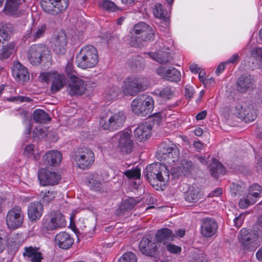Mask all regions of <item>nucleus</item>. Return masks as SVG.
<instances>
[{
  "mask_svg": "<svg viewBox=\"0 0 262 262\" xmlns=\"http://www.w3.org/2000/svg\"><path fill=\"white\" fill-rule=\"evenodd\" d=\"M161 158L166 160L170 168L171 174L174 178H178L182 174L186 175L192 168L193 164L191 161L186 160L179 161L180 156L179 149L173 144L163 146L160 150Z\"/></svg>",
  "mask_w": 262,
  "mask_h": 262,
  "instance_id": "nucleus-1",
  "label": "nucleus"
},
{
  "mask_svg": "<svg viewBox=\"0 0 262 262\" xmlns=\"http://www.w3.org/2000/svg\"><path fill=\"white\" fill-rule=\"evenodd\" d=\"M165 163H154L147 166L145 176L157 190H163L169 179V169L166 160Z\"/></svg>",
  "mask_w": 262,
  "mask_h": 262,
  "instance_id": "nucleus-2",
  "label": "nucleus"
},
{
  "mask_svg": "<svg viewBox=\"0 0 262 262\" xmlns=\"http://www.w3.org/2000/svg\"><path fill=\"white\" fill-rule=\"evenodd\" d=\"M98 60V51L92 45L83 47L76 56L77 66L82 69L95 67L97 64Z\"/></svg>",
  "mask_w": 262,
  "mask_h": 262,
  "instance_id": "nucleus-3",
  "label": "nucleus"
},
{
  "mask_svg": "<svg viewBox=\"0 0 262 262\" xmlns=\"http://www.w3.org/2000/svg\"><path fill=\"white\" fill-rule=\"evenodd\" d=\"M147 88L146 78L133 76L127 77L122 86L123 94L126 96H135Z\"/></svg>",
  "mask_w": 262,
  "mask_h": 262,
  "instance_id": "nucleus-4",
  "label": "nucleus"
},
{
  "mask_svg": "<svg viewBox=\"0 0 262 262\" xmlns=\"http://www.w3.org/2000/svg\"><path fill=\"white\" fill-rule=\"evenodd\" d=\"M67 225L66 219L60 212L52 211L45 216L42 220L41 229L44 232L60 229Z\"/></svg>",
  "mask_w": 262,
  "mask_h": 262,
  "instance_id": "nucleus-5",
  "label": "nucleus"
},
{
  "mask_svg": "<svg viewBox=\"0 0 262 262\" xmlns=\"http://www.w3.org/2000/svg\"><path fill=\"white\" fill-rule=\"evenodd\" d=\"M77 167L80 169L89 168L95 160L93 151L87 147H81L77 149L72 155Z\"/></svg>",
  "mask_w": 262,
  "mask_h": 262,
  "instance_id": "nucleus-6",
  "label": "nucleus"
},
{
  "mask_svg": "<svg viewBox=\"0 0 262 262\" xmlns=\"http://www.w3.org/2000/svg\"><path fill=\"white\" fill-rule=\"evenodd\" d=\"M51 56L50 50L43 44H34L29 49L27 57L29 62L33 65H38L43 58L48 59Z\"/></svg>",
  "mask_w": 262,
  "mask_h": 262,
  "instance_id": "nucleus-7",
  "label": "nucleus"
},
{
  "mask_svg": "<svg viewBox=\"0 0 262 262\" xmlns=\"http://www.w3.org/2000/svg\"><path fill=\"white\" fill-rule=\"evenodd\" d=\"M238 239L243 248L248 251H254L259 245V233L246 228L241 230Z\"/></svg>",
  "mask_w": 262,
  "mask_h": 262,
  "instance_id": "nucleus-8",
  "label": "nucleus"
},
{
  "mask_svg": "<svg viewBox=\"0 0 262 262\" xmlns=\"http://www.w3.org/2000/svg\"><path fill=\"white\" fill-rule=\"evenodd\" d=\"M262 187L257 184L251 185L248 192L244 193L239 199L238 205L240 208L244 209L253 205L261 197Z\"/></svg>",
  "mask_w": 262,
  "mask_h": 262,
  "instance_id": "nucleus-9",
  "label": "nucleus"
},
{
  "mask_svg": "<svg viewBox=\"0 0 262 262\" xmlns=\"http://www.w3.org/2000/svg\"><path fill=\"white\" fill-rule=\"evenodd\" d=\"M42 10L50 15H57L65 11L69 6L68 0H41Z\"/></svg>",
  "mask_w": 262,
  "mask_h": 262,
  "instance_id": "nucleus-10",
  "label": "nucleus"
},
{
  "mask_svg": "<svg viewBox=\"0 0 262 262\" xmlns=\"http://www.w3.org/2000/svg\"><path fill=\"white\" fill-rule=\"evenodd\" d=\"M24 220V214L20 207L15 206L10 209L6 216V225L12 230L21 226Z\"/></svg>",
  "mask_w": 262,
  "mask_h": 262,
  "instance_id": "nucleus-11",
  "label": "nucleus"
},
{
  "mask_svg": "<svg viewBox=\"0 0 262 262\" xmlns=\"http://www.w3.org/2000/svg\"><path fill=\"white\" fill-rule=\"evenodd\" d=\"M154 100L148 97L145 100L140 98L134 99L131 104V109L136 115H148L154 110Z\"/></svg>",
  "mask_w": 262,
  "mask_h": 262,
  "instance_id": "nucleus-12",
  "label": "nucleus"
},
{
  "mask_svg": "<svg viewBox=\"0 0 262 262\" xmlns=\"http://www.w3.org/2000/svg\"><path fill=\"white\" fill-rule=\"evenodd\" d=\"M42 80L48 83L51 81L50 90L53 93H56L62 89L66 83V78L64 74L57 72L43 73L41 75Z\"/></svg>",
  "mask_w": 262,
  "mask_h": 262,
  "instance_id": "nucleus-13",
  "label": "nucleus"
},
{
  "mask_svg": "<svg viewBox=\"0 0 262 262\" xmlns=\"http://www.w3.org/2000/svg\"><path fill=\"white\" fill-rule=\"evenodd\" d=\"M125 119V116H102L99 124L104 129L114 130L122 127Z\"/></svg>",
  "mask_w": 262,
  "mask_h": 262,
  "instance_id": "nucleus-14",
  "label": "nucleus"
},
{
  "mask_svg": "<svg viewBox=\"0 0 262 262\" xmlns=\"http://www.w3.org/2000/svg\"><path fill=\"white\" fill-rule=\"evenodd\" d=\"M115 138L118 141V145L121 151L125 154L131 152L133 147V141L132 139V131L124 130L117 133Z\"/></svg>",
  "mask_w": 262,
  "mask_h": 262,
  "instance_id": "nucleus-15",
  "label": "nucleus"
},
{
  "mask_svg": "<svg viewBox=\"0 0 262 262\" xmlns=\"http://www.w3.org/2000/svg\"><path fill=\"white\" fill-rule=\"evenodd\" d=\"M38 178L42 186L57 184L60 179V176L55 171H51L41 168L38 172Z\"/></svg>",
  "mask_w": 262,
  "mask_h": 262,
  "instance_id": "nucleus-16",
  "label": "nucleus"
},
{
  "mask_svg": "<svg viewBox=\"0 0 262 262\" xmlns=\"http://www.w3.org/2000/svg\"><path fill=\"white\" fill-rule=\"evenodd\" d=\"M86 85L81 78L73 75L68 81V91L71 96L81 95L86 91Z\"/></svg>",
  "mask_w": 262,
  "mask_h": 262,
  "instance_id": "nucleus-17",
  "label": "nucleus"
},
{
  "mask_svg": "<svg viewBox=\"0 0 262 262\" xmlns=\"http://www.w3.org/2000/svg\"><path fill=\"white\" fill-rule=\"evenodd\" d=\"M12 74L16 81L20 84H25L30 79L28 69L19 62L14 63Z\"/></svg>",
  "mask_w": 262,
  "mask_h": 262,
  "instance_id": "nucleus-18",
  "label": "nucleus"
},
{
  "mask_svg": "<svg viewBox=\"0 0 262 262\" xmlns=\"http://www.w3.org/2000/svg\"><path fill=\"white\" fill-rule=\"evenodd\" d=\"M51 118L50 116H24L23 118V124L24 125V134L26 135H30L32 126L34 122L39 123H47L50 121Z\"/></svg>",
  "mask_w": 262,
  "mask_h": 262,
  "instance_id": "nucleus-19",
  "label": "nucleus"
},
{
  "mask_svg": "<svg viewBox=\"0 0 262 262\" xmlns=\"http://www.w3.org/2000/svg\"><path fill=\"white\" fill-rule=\"evenodd\" d=\"M159 47L160 48L157 52H149L147 54L150 58L160 63H166L172 59L170 50L165 46L161 47L159 45Z\"/></svg>",
  "mask_w": 262,
  "mask_h": 262,
  "instance_id": "nucleus-20",
  "label": "nucleus"
},
{
  "mask_svg": "<svg viewBox=\"0 0 262 262\" xmlns=\"http://www.w3.org/2000/svg\"><path fill=\"white\" fill-rule=\"evenodd\" d=\"M255 87L254 79L250 75H242L236 82L237 91L241 93L252 91Z\"/></svg>",
  "mask_w": 262,
  "mask_h": 262,
  "instance_id": "nucleus-21",
  "label": "nucleus"
},
{
  "mask_svg": "<svg viewBox=\"0 0 262 262\" xmlns=\"http://www.w3.org/2000/svg\"><path fill=\"white\" fill-rule=\"evenodd\" d=\"M152 125L147 122L139 124L134 130L135 137L138 141L149 139L151 135Z\"/></svg>",
  "mask_w": 262,
  "mask_h": 262,
  "instance_id": "nucleus-22",
  "label": "nucleus"
},
{
  "mask_svg": "<svg viewBox=\"0 0 262 262\" xmlns=\"http://www.w3.org/2000/svg\"><path fill=\"white\" fill-rule=\"evenodd\" d=\"M139 249L141 253L151 257L155 256L157 254L156 244L147 237L142 238L139 243Z\"/></svg>",
  "mask_w": 262,
  "mask_h": 262,
  "instance_id": "nucleus-23",
  "label": "nucleus"
},
{
  "mask_svg": "<svg viewBox=\"0 0 262 262\" xmlns=\"http://www.w3.org/2000/svg\"><path fill=\"white\" fill-rule=\"evenodd\" d=\"M104 179L100 172L90 174L86 179V183L92 190L100 191L103 187Z\"/></svg>",
  "mask_w": 262,
  "mask_h": 262,
  "instance_id": "nucleus-24",
  "label": "nucleus"
},
{
  "mask_svg": "<svg viewBox=\"0 0 262 262\" xmlns=\"http://www.w3.org/2000/svg\"><path fill=\"white\" fill-rule=\"evenodd\" d=\"M217 225L215 221L210 218H206L202 220L201 225V234L206 237L213 236L216 232Z\"/></svg>",
  "mask_w": 262,
  "mask_h": 262,
  "instance_id": "nucleus-25",
  "label": "nucleus"
},
{
  "mask_svg": "<svg viewBox=\"0 0 262 262\" xmlns=\"http://www.w3.org/2000/svg\"><path fill=\"white\" fill-rule=\"evenodd\" d=\"M55 243L60 248L68 249L74 243V239L66 232H60L55 236Z\"/></svg>",
  "mask_w": 262,
  "mask_h": 262,
  "instance_id": "nucleus-26",
  "label": "nucleus"
},
{
  "mask_svg": "<svg viewBox=\"0 0 262 262\" xmlns=\"http://www.w3.org/2000/svg\"><path fill=\"white\" fill-rule=\"evenodd\" d=\"M23 255L27 260L30 262H41L43 258L42 255L38 248L32 246L24 248Z\"/></svg>",
  "mask_w": 262,
  "mask_h": 262,
  "instance_id": "nucleus-27",
  "label": "nucleus"
},
{
  "mask_svg": "<svg viewBox=\"0 0 262 262\" xmlns=\"http://www.w3.org/2000/svg\"><path fill=\"white\" fill-rule=\"evenodd\" d=\"M67 44L66 34L64 32H59L55 38L53 47L54 51L57 54H64L66 50Z\"/></svg>",
  "mask_w": 262,
  "mask_h": 262,
  "instance_id": "nucleus-28",
  "label": "nucleus"
},
{
  "mask_svg": "<svg viewBox=\"0 0 262 262\" xmlns=\"http://www.w3.org/2000/svg\"><path fill=\"white\" fill-rule=\"evenodd\" d=\"M61 159L62 155L57 150H50L43 156V162L47 165H58L61 162Z\"/></svg>",
  "mask_w": 262,
  "mask_h": 262,
  "instance_id": "nucleus-29",
  "label": "nucleus"
},
{
  "mask_svg": "<svg viewBox=\"0 0 262 262\" xmlns=\"http://www.w3.org/2000/svg\"><path fill=\"white\" fill-rule=\"evenodd\" d=\"M46 29L47 27L45 24L38 26H33L27 31L25 37L26 39H30V40L35 41L44 35Z\"/></svg>",
  "mask_w": 262,
  "mask_h": 262,
  "instance_id": "nucleus-30",
  "label": "nucleus"
},
{
  "mask_svg": "<svg viewBox=\"0 0 262 262\" xmlns=\"http://www.w3.org/2000/svg\"><path fill=\"white\" fill-rule=\"evenodd\" d=\"M174 236V234L169 229L162 228L157 231L155 237L157 242L166 245L173 240Z\"/></svg>",
  "mask_w": 262,
  "mask_h": 262,
  "instance_id": "nucleus-31",
  "label": "nucleus"
},
{
  "mask_svg": "<svg viewBox=\"0 0 262 262\" xmlns=\"http://www.w3.org/2000/svg\"><path fill=\"white\" fill-rule=\"evenodd\" d=\"M42 206L40 202H35L30 204L28 209V217L31 221L39 220L42 214Z\"/></svg>",
  "mask_w": 262,
  "mask_h": 262,
  "instance_id": "nucleus-32",
  "label": "nucleus"
},
{
  "mask_svg": "<svg viewBox=\"0 0 262 262\" xmlns=\"http://www.w3.org/2000/svg\"><path fill=\"white\" fill-rule=\"evenodd\" d=\"M138 202L133 198H128L124 200L116 213L119 215L125 214L126 212L133 209Z\"/></svg>",
  "mask_w": 262,
  "mask_h": 262,
  "instance_id": "nucleus-33",
  "label": "nucleus"
},
{
  "mask_svg": "<svg viewBox=\"0 0 262 262\" xmlns=\"http://www.w3.org/2000/svg\"><path fill=\"white\" fill-rule=\"evenodd\" d=\"M209 167L211 176L215 178H217L220 174H223L225 172L224 166L215 158H212Z\"/></svg>",
  "mask_w": 262,
  "mask_h": 262,
  "instance_id": "nucleus-34",
  "label": "nucleus"
},
{
  "mask_svg": "<svg viewBox=\"0 0 262 262\" xmlns=\"http://www.w3.org/2000/svg\"><path fill=\"white\" fill-rule=\"evenodd\" d=\"M15 31L13 25L9 23H0V36L4 40H8L14 33Z\"/></svg>",
  "mask_w": 262,
  "mask_h": 262,
  "instance_id": "nucleus-35",
  "label": "nucleus"
},
{
  "mask_svg": "<svg viewBox=\"0 0 262 262\" xmlns=\"http://www.w3.org/2000/svg\"><path fill=\"white\" fill-rule=\"evenodd\" d=\"M57 195V191L52 189H45L40 191L39 199L43 204H48L51 202Z\"/></svg>",
  "mask_w": 262,
  "mask_h": 262,
  "instance_id": "nucleus-36",
  "label": "nucleus"
},
{
  "mask_svg": "<svg viewBox=\"0 0 262 262\" xmlns=\"http://www.w3.org/2000/svg\"><path fill=\"white\" fill-rule=\"evenodd\" d=\"M48 135V127L42 125H37L32 131V138L34 141L46 139Z\"/></svg>",
  "mask_w": 262,
  "mask_h": 262,
  "instance_id": "nucleus-37",
  "label": "nucleus"
},
{
  "mask_svg": "<svg viewBox=\"0 0 262 262\" xmlns=\"http://www.w3.org/2000/svg\"><path fill=\"white\" fill-rule=\"evenodd\" d=\"M123 176L130 182H133L134 187L137 185L135 181H140L141 177V169L137 167L125 170L123 172Z\"/></svg>",
  "mask_w": 262,
  "mask_h": 262,
  "instance_id": "nucleus-38",
  "label": "nucleus"
},
{
  "mask_svg": "<svg viewBox=\"0 0 262 262\" xmlns=\"http://www.w3.org/2000/svg\"><path fill=\"white\" fill-rule=\"evenodd\" d=\"M26 0H7L4 8L5 13L9 15H14L18 8V5Z\"/></svg>",
  "mask_w": 262,
  "mask_h": 262,
  "instance_id": "nucleus-39",
  "label": "nucleus"
},
{
  "mask_svg": "<svg viewBox=\"0 0 262 262\" xmlns=\"http://www.w3.org/2000/svg\"><path fill=\"white\" fill-rule=\"evenodd\" d=\"M24 154L28 158L37 160L40 158V154L35 145L29 144L27 145L24 149Z\"/></svg>",
  "mask_w": 262,
  "mask_h": 262,
  "instance_id": "nucleus-40",
  "label": "nucleus"
},
{
  "mask_svg": "<svg viewBox=\"0 0 262 262\" xmlns=\"http://www.w3.org/2000/svg\"><path fill=\"white\" fill-rule=\"evenodd\" d=\"M202 193L198 188L190 187L185 194V200L189 202H196L201 199Z\"/></svg>",
  "mask_w": 262,
  "mask_h": 262,
  "instance_id": "nucleus-41",
  "label": "nucleus"
},
{
  "mask_svg": "<svg viewBox=\"0 0 262 262\" xmlns=\"http://www.w3.org/2000/svg\"><path fill=\"white\" fill-rule=\"evenodd\" d=\"M15 44L13 42L7 43L3 46L2 51L0 52V60H3L7 59L15 50Z\"/></svg>",
  "mask_w": 262,
  "mask_h": 262,
  "instance_id": "nucleus-42",
  "label": "nucleus"
},
{
  "mask_svg": "<svg viewBox=\"0 0 262 262\" xmlns=\"http://www.w3.org/2000/svg\"><path fill=\"white\" fill-rule=\"evenodd\" d=\"M187 262H208L204 255L196 250H193L187 258Z\"/></svg>",
  "mask_w": 262,
  "mask_h": 262,
  "instance_id": "nucleus-43",
  "label": "nucleus"
},
{
  "mask_svg": "<svg viewBox=\"0 0 262 262\" xmlns=\"http://www.w3.org/2000/svg\"><path fill=\"white\" fill-rule=\"evenodd\" d=\"M153 12L156 17L164 20H166L168 17L167 11L161 4L158 3L155 5Z\"/></svg>",
  "mask_w": 262,
  "mask_h": 262,
  "instance_id": "nucleus-44",
  "label": "nucleus"
},
{
  "mask_svg": "<svg viewBox=\"0 0 262 262\" xmlns=\"http://www.w3.org/2000/svg\"><path fill=\"white\" fill-rule=\"evenodd\" d=\"M181 77V75L179 71L175 68H171L167 69L165 79L170 81L178 82L180 80Z\"/></svg>",
  "mask_w": 262,
  "mask_h": 262,
  "instance_id": "nucleus-45",
  "label": "nucleus"
},
{
  "mask_svg": "<svg viewBox=\"0 0 262 262\" xmlns=\"http://www.w3.org/2000/svg\"><path fill=\"white\" fill-rule=\"evenodd\" d=\"M156 32L155 28L150 26L146 31H145L138 37L143 41H152L155 38Z\"/></svg>",
  "mask_w": 262,
  "mask_h": 262,
  "instance_id": "nucleus-46",
  "label": "nucleus"
},
{
  "mask_svg": "<svg viewBox=\"0 0 262 262\" xmlns=\"http://www.w3.org/2000/svg\"><path fill=\"white\" fill-rule=\"evenodd\" d=\"M100 6L102 9L109 12H116L118 10L116 4L110 0H104L100 3Z\"/></svg>",
  "mask_w": 262,
  "mask_h": 262,
  "instance_id": "nucleus-47",
  "label": "nucleus"
},
{
  "mask_svg": "<svg viewBox=\"0 0 262 262\" xmlns=\"http://www.w3.org/2000/svg\"><path fill=\"white\" fill-rule=\"evenodd\" d=\"M119 92V89L117 86L110 88L106 90L105 98L108 101L114 100L118 97Z\"/></svg>",
  "mask_w": 262,
  "mask_h": 262,
  "instance_id": "nucleus-48",
  "label": "nucleus"
},
{
  "mask_svg": "<svg viewBox=\"0 0 262 262\" xmlns=\"http://www.w3.org/2000/svg\"><path fill=\"white\" fill-rule=\"evenodd\" d=\"M150 26V25L144 22H140L134 26L133 31L135 34L140 36L145 31H146Z\"/></svg>",
  "mask_w": 262,
  "mask_h": 262,
  "instance_id": "nucleus-49",
  "label": "nucleus"
},
{
  "mask_svg": "<svg viewBox=\"0 0 262 262\" xmlns=\"http://www.w3.org/2000/svg\"><path fill=\"white\" fill-rule=\"evenodd\" d=\"M166 250L173 255H178L182 252L181 247L172 243H168L166 245Z\"/></svg>",
  "mask_w": 262,
  "mask_h": 262,
  "instance_id": "nucleus-50",
  "label": "nucleus"
},
{
  "mask_svg": "<svg viewBox=\"0 0 262 262\" xmlns=\"http://www.w3.org/2000/svg\"><path fill=\"white\" fill-rule=\"evenodd\" d=\"M118 262H137V257L134 253L127 252L120 257Z\"/></svg>",
  "mask_w": 262,
  "mask_h": 262,
  "instance_id": "nucleus-51",
  "label": "nucleus"
},
{
  "mask_svg": "<svg viewBox=\"0 0 262 262\" xmlns=\"http://www.w3.org/2000/svg\"><path fill=\"white\" fill-rule=\"evenodd\" d=\"M251 56L256 61L262 62V48L256 47L251 51Z\"/></svg>",
  "mask_w": 262,
  "mask_h": 262,
  "instance_id": "nucleus-52",
  "label": "nucleus"
},
{
  "mask_svg": "<svg viewBox=\"0 0 262 262\" xmlns=\"http://www.w3.org/2000/svg\"><path fill=\"white\" fill-rule=\"evenodd\" d=\"M59 139V136L57 129H53L49 130L48 127V135L46 137V140L50 142H56Z\"/></svg>",
  "mask_w": 262,
  "mask_h": 262,
  "instance_id": "nucleus-53",
  "label": "nucleus"
},
{
  "mask_svg": "<svg viewBox=\"0 0 262 262\" xmlns=\"http://www.w3.org/2000/svg\"><path fill=\"white\" fill-rule=\"evenodd\" d=\"M159 94L164 99H169L173 96V91L170 88L167 86L161 90Z\"/></svg>",
  "mask_w": 262,
  "mask_h": 262,
  "instance_id": "nucleus-54",
  "label": "nucleus"
},
{
  "mask_svg": "<svg viewBox=\"0 0 262 262\" xmlns=\"http://www.w3.org/2000/svg\"><path fill=\"white\" fill-rule=\"evenodd\" d=\"M6 232L3 230H0V253L2 252L5 249L6 245Z\"/></svg>",
  "mask_w": 262,
  "mask_h": 262,
  "instance_id": "nucleus-55",
  "label": "nucleus"
},
{
  "mask_svg": "<svg viewBox=\"0 0 262 262\" xmlns=\"http://www.w3.org/2000/svg\"><path fill=\"white\" fill-rule=\"evenodd\" d=\"M184 90L185 98L188 100H190L193 97L194 94L193 88L189 85H186L185 86Z\"/></svg>",
  "mask_w": 262,
  "mask_h": 262,
  "instance_id": "nucleus-56",
  "label": "nucleus"
},
{
  "mask_svg": "<svg viewBox=\"0 0 262 262\" xmlns=\"http://www.w3.org/2000/svg\"><path fill=\"white\" fill-rule=\"evenodd\" d=\"M6 99L10 102H24L29 101V98L24 97L21 96H16L9 98H7Z\"/></svg>",
  "mask_w": 262,
  "mask_h": 262,
  "instance_id": "nucleus-57",
  "label": "nucleus"
},
{
  "mask_svg": "<svg viewBox=\"0 0 262 262\" xmlns=\"http://www.w3.org/2000/svg\"><path fill=\"white\" fill-rule=\"evenodd\" d=\"M245 215L244 214L241 213L238 216L234 219V226L237 228H239L243 224Z\"/></svg>",
  "mask_w": 262,
  "mask_h": 262,
  "instance_id": "nucleus-58",
  "label": "nucleus"
},
{
  "mask_svg": "<svg viewBox=\"0 0 262 262\" xmlns=\"http://www.w3.org/2000/svg\"><path fill=\"white\" fill-rule=\"evenodd\" d=\"M66 72L67 75L69 76V79H71V77L73 75H75L74 73H75L76 72L74 70V67L72 63L70 62H68L67 63L66 68Z\"/></svg>",
  "mask_w": 262,
  "mask_h": 262,
  "instance_id": "nucleus-59",
  "label": "nucleus"
},
{
  "mask_svg": "<svg viewBox=\"0 0 262 262\" xmlns=\"http://www.w3.org/2000/svg\"><path fill=\"white\" fill-rule=\"evenodd\" d=\"M245 123H250L255 120L257 116H236Z\"/></svg>",
  "mask_w": 262,
  "mask_h": 262,
  "instance_id": "nucleus-60",
  "label": "nucleus"
},
{
  "mask_svg": "<svg viewBox=\"0 0 262 262\" xmlns=\"http://www.w3.org/2000/svg\"><path fill=\"white\" fill-rule=\"evenodd\" d=\"M246 111L244 110V108L242 105L240 104H237L235 106V112L234 114L241 115L243 114L244 115H246V113L245 112Z\"/></svg>",
  "mask_w": 262,
  "mask_h": 262,
  "instance_id": "nucleus-61",
  "label": "nucleus"
},
{
  "mask_svg": "<svg viewBox=\"0 0 262 262\" xmlns=\"http://www.w3.org/2000/svg\"><path fill=\"white\" fill-rule=\"evenodd\" d=\"M156 71L158 75L161 76L165 79L167 74V70H166L164 67L160 66L157 69Z\"/></svg>",
  "mask_w": 262,
  "mask_h": 262,
  "instance_id": "nucleus-62",
  "label": "nucleus"
},
{
  "mask_svg": "<svg viewBox=\"0 0 262 262\" xmlns=\"http://www.w3.org/2000/svg\"><path fill=\"white\" fill-rule=\"evenodd\" d=\"M239 56L237 54H233L230 58L226 61V63H234L238 61Z\"/></svg>",
  "mask_w": 262,
  "mask_h": 262,
  "instance_id": "nucleus-63",
  "label": "nucleus"
},
{
  "mask_svg": "<svg viewBox=\"0 0 262 262\" xmlns=\"http://www.w3.org/2000/svg\"><path fill=\"white\" fill-rule=\"evenodd\" d=\"M241 188L240 186L237 184L233 183L231 187V193L232 195H235L237 194V191L239 190V189Z\"/></svg>",
  "mask_w": 262,
  "mask_h": 262,
  "instance_id": "nucleus-64",
  "label": "nucleus"
}]
</instances>
